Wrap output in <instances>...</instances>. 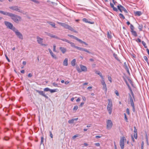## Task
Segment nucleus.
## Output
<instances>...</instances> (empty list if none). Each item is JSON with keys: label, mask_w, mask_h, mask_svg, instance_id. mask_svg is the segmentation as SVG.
Instances as JSON below:
<instances>
[{"label": "nucleus", "mask_w": 149, "mask_h": 149, "mask_svg": "<svg viewBox=\"0 0 149 149\" xmlns=\"http://www.w3.org/2000/svg\"><path fill=\"white\" fill-rule=\"evenodd\" d=\"M115 93L116 94V95L117 96H119V94L118 93V91L117 90H115Z\"/></svg>", "instance_id": "79ce46f5"}, {"label": "nucleus", "mask_w": 149, "mask_h": 149, "mask_svg": "<svg viewBox=\"0 0 149 149\" xmlns=\"http://www.w3.org/2000/svg\"><path fill=\"white\" fill-rule=\"evenodd\" d=\"M69 81H66L65 82V84H69Z\"/></svg>", "instance_id": "69168bd1"}, {"label": "nucleus", "mask_w": 149, "mask_h": 149, "mask_svg": "<svg viewBox=\"0 0 149 149\" xmlns=\"http://www.w3.org/2000/svg\"><path fill=\"white\" fill-rule=\"evenodd\" d=\"M37 41L38 43L41 45L46 46L47 45L43 43V39L39 36H37L36 37Z\"/></svg>", "instance_id": "6e6552de"}, {"label": "nucleus", "mask_w": 149, "mask_h": 149, "mask_svg": "<svg viewBox=\"0 0 149 149\" xmlns=\"http://www.w3.org/2000/svg\"><path fill=\"white\" fill-rule=\"evenodd\" d=\"M113 8V9L114 10L116 11H118V9L114 7L113 8Z\"/></svg>", "instance_id": "bf43d9fd"}, {"label": "nucleus", "mask_w": 149, "mask_h": 149, "mask_svg": "<svg viewBox=\"0 0 149 149\" xmlns=\"http://www.w3.org/2000/svg\"><path fill=\"white\" fill-rule=\"evenodd\" d=\"M131 138H132V141L134 142H135V141L134 139V137L132 135L131 136Z\"/></svg>", "instance_id": "4d7b16f0"}, {"label": "nucleus", "mask_w": 149, "mask_h": 149, "mask_svg": "<svg viewBox=\"0 0 149 149\" xmlns=\"http://www.w3.org/2000/svg\"><path fill=\"white\" fill-rule=\"evenodd\" d=\"M74 119H72L71 120H68V123H70V124L73 123H74Z\"/></svg>", "instance_id": "2f4dec72"}, {"label": "nucleus", "mask_w": 149, "mask_h": 149, "mask_svg": "<svg viewBox=\"0 0 149 149\" xmlns=\"http://www.w3.org/2000/svg\"><path fill=\"white\" fill-rule=\"evenodd\" d=\"M53 85L55 86H57L58 84L54 82L52 83Z\"/></svg>", "instance_id": "5fc2aeb1"}, {"label": "nucleus", "mask_w": 149, "mask_h": 149, "mask_svg": "<svg viewBox=\"0 0 149 149\" xmlns=\"http://www.w3.org/2000/svg\"><path fill=\"white\" fill-rule=\"evenodd\" d=\"M45 33H46V34L47 36L50 37L51 38H54L58 39H60V38L56 36H55L50 33H48L47 32H46Z\"/></svg>", "instance_id": "ddd939ff"}, {"label": "nucleus", "mask_w": 149, "mask_h": 149, "mask_svg": "<svg viewBox=\"0 0 149 149\" xmlns=\"http://www.w3.org/2000/svg\"><path fill=\"white\" fill-rule=\"evenodd\" d=\"M48 50L50 54L52 53V51L50 49H49Z\"/></svg>", "instance_id": "338daca9"}, {"label": "nucleus", "mask_w": 149, "mask_h": 149, "mask_svg": "<svg viewBox=\"0 0 149 149\" xmlns=\"http://www.w3.org/2000/svg\"><path fill=\"white\" fill-rule=\"evenodd\" d=\"M75 39L77 40V41H78L80 42V43H82L83 42V41H82V40H81L78 38H77V37L76 38H75Z\"/></svg>", "instance_id": "7c9ffc66"}, {"label": "nucleus", "mask_w": 149, "mask_h": 149, "mask_svg": "<svg viewBox=\"0 0 149 149\" xmlns=\"http://www.w3.org/2000/svg\"><path fill=\"white\" fill-rule=\"evenodd\" d=\"M36 91L39 93L40 95L43 96L46 98H48V97L44 93L43 91H39L38 90H36Z\"/></svg>", "instance_id": "2eb2a0df"}, {"label": "nucleus", "mask_w": 149, "mask_h": 149, "mask_svg": "<svg viewBox=\"0 0 149 149\" xmlns=\"http://www.w3.org/2000/svg\"><path fill=\"white\" fill-rule=\"evenodd\" d=\"M44 91H50V89L48 88H44Z\"/></svg>", "instance_id": "4c0bfd02"}, {"label": "nucleus", "mask_w": 149, "mask_h": 149, "mask_svg": "<svg viewBox=\"0 0 149 149\" xmlns=\"http://www.w3.org/2000/svg\"><path fill=\"white\" fill-rule=\"evenodd\" d=\"M74 48L80 51H81L82 49V48L77 46H75Z\"/></svg>", "instance_id": "72a5a7b5"}, {"label": "nucleus", "mask_w": 149, "mask_h": 149, "mask_svg": "<svg viewBox=\"0 0 149 149\" xmlns=\"http://www.w3.org/2000/svg\"><path fill=\"white\" fill-rule=\"evenodd\" d=\"M68 36L71 38H74L75 39V38H76V37H75L74 36H72V35H68Z\"/></svg>", "instance_id": "a18cd8bd"}, {"label": "nucleus", "mask_w": 149, "mask_h": 149, "mask_svg": "<svg viewBox=\"0 0 149 149\" xmlns=\"http://www.w3.org/2000/svg\"><path fill=\"white\" fill-rule=\"evenodd\" d=\"M110 6L111 8H113L114 7L113 4L112 3H110Z\"/></svg>", "instance_id": "0e129e2a"}, {"label": "nucleus", "mask_w": 149, "mask_h": 149, "mask_svg": "<svg viewBox=\"0 0 149 149\" xmlns=\"http://www.w3.org/2000/svg\"><path fill=\"white\" fill-rule=\"evenodd\" d=\"M68 43L70 44V45H71V46L72 47H75V44L73 43V42H70V41L69 42H68Z\"/></svg>", "instance_id": "b1692460"}, {"label": "nucleus", "mask_w": 149, "mask_h": 149, "mask_svg": "<svg viewBox=\"0 0 149 149\" xmlns=\"http://www.w3.org/2000/svg\"><path fill=\"white\" fill-rule=\"evenodd\" d=\"M48 50L50 54L52 53V51L50 49H49Z\"/></svg>", "instance_id": "774afa93"}, {"label": "nucleus", "mask_w": 149, "mask_h": 149, "mask_svg": "<svg viewBox=\"0 0 149 149\" xmlns=\"http://www.w3.org/2000/svg\"><path fill=\"white\" fill-rule=\"evenodd\" d=\"M144 143L143 141H142L141 144V149H143Z\"/></svg>", "instance_id": "09e8293b"}, {"label": "nucleus", "mask_w": 149, "mask_h": 149, "mask_svg": "<svg viewBox=\"0 0 149 149\" xmlns=\"http://www.w3.org/2000/svg\"><path fill=\"white\" fill-rule=\"evenodd\" d=\"M130 27L131 29V31L134 30V27L132 24H130Z\"/></svg>", "instance_id": "473e14b6"}, {"label": "nucleus", "mask_w": 149, "mask_h": 149, "mask_svg": "<svg viewBox=\"0 0 149 149\" xmlns=\"http://www.w3.org/2000/svg\"><path fill=\"white\" fill-rule=\"evenodd\" d=\"M5 56H6V59L7 60L8 62H10V61L9 59L8 58V57H7V55H5Z\"/></svg>", "instance_id": "052dcab7"}, {"label": "nucleus", "mask_w": 149, "mask_h": 149, "mask_svg": "<svg viewBox=\"0 0 149 149\" xmlns=\"http://www.w3.org/2000/svg\"><path fill=\"white\" fill-rule=\"evenodd\" d=\"M59 49L63 54H64L66 51V49L64 47H61Z\"/></svg>", "instance_id": "a211bd4d"}, {"label": "nucleus", "mask_w": 149, "mask_h": 149, "mask_svg": "<svg viewBox=\"0 0 149 149\" xmlns=\"http://www.w3.org/2000/svg\"><path fill=\"white\" fill-rule=\"evenodd\" d=\"M11 19L15 23L18 24L22 20V17L19 16L11 13L9 16Z\"/></svg>", "instance_id": "f257e3e1"}, {"label": "nucleus", "mask_w": 149, "mask_h": 149, "mask_svg": "<svg viewBox=\"0 0 149 149\" xmlns=\"http://www.w3.org/2000/svg\"><path fill=\"white\" fill-rule=\"evenodd\" d=\"M95 73L96 74H98L100 76V77L101 78H102V77H103L102 74V73H101L99 71H96L95 72Z\"/></svg>", "instance_id": "aec40b11"}, {"label": "nucleus", "mask_w": 149, "mask_h": 149, "mask_svg": "<svg viewBox=\"0 0 149 149\" xmlns=\"http://www.w3.org/2000/svg\"><path fill=\"white\" fill-rule=\"evenodd\" d=\"M63 64L65 66H67L68 65V59L67 58H65L63 61Z\"/></svg>", "instance_id": "f3484780"}, {"label": "nucleus", "mask_w": 149, "mask_h": 149, "mask_svg": "<svg viewBox=\"0 0 149 149\" xmlns=\"http://www.w3.org/2000/svg\"><path fill=\"white\" fill-rule=\"evenodd\" d=\"M76 60L75 59H74L71 61V64L73 66H75L76 64Z\"/></svg>", "instance_id": "6ab92c4d"}, {"label": "nucleus", "mask_w": 149, "mask_h": 149, "mask_svg": "<svg viewBox=\"0 0 149 149\" xmlns=\"http://www.w3.org/2000/svg\"><path fill=\"white\" fill-rule=\"evenodd\" d=\"M56 46L55 45H53V50L54 52H56Z\"/></svg>", "instance_id": "37998d69"}, {"label": "nucleus", "mask_w": 149, "mask_h": 149, "mask_svg": "<svg viewBox=\"0 0 149 149\" xmlns=\"http://www.w3.org/2000/svg\"><path fill=\"white\" fill-rule=\"evenodd\" d=\"M49 133H50V137L52 138H53V135L52 134V132L51 131H49Z\"/></svg>", "instance_id": "3c124183"}, {"label": "nucleus", "mask_w": 149, "mask_h": 149, "mask_svg": "<svg viewBox=\"0 0 149 149\" xmlns=\"http://www.w3.org/2000/svg\"><path fill=\"white\" fill-rule=\"evenodd\" d=\"M132 35L134 36L135 37H136L137 36V34L136 31L134 30L132 31H131Z\"/></svg>", "instance_id": "4be33fe9"}, {"label": "nucleus", "mask_w": 149, "mask_h": 149, "mask_svg": "<svg viewBox=\"0 0 149 149\" xmlns=\"http://www.w3.org/2000/svg\"><path fill=\"white\" fill-rule=\"evenodd\" d=\"M119 16H120V18H123L124 19H125V17H124V16H123V15L121 13H120L119 14Z\"/></svg>", "instance_id": "c9c22d12"}, {"label": "nucleus", "mask_w": 149, "mask_h": 149, "mask_svg": "<svg viewBox=\"0 0 149 149\" xmlns=\"http://www.w3.org/2000/svg\"><path fill=\"white\" fill-rule=\"evenodd\" d=\"M143 58H144V59H145V60L146 61H147L148 60V58H147V57L146 56H144V57H143Z\"/></svg>", "instance_id": "6e6d98bb"}, {"label": "nucleus", "mask_w": 149, "mask_h": 149, "mask_svg": "<svg viewBox=\"0 0 149 149\" xmlns=\"http://www.w3.org/2000/svg\"><path fill=\"white\" fill-rule=\"evenodd\" d=\"M111 33L110 32H107V37L108 38H111L112 37V36L111 35Z\"/></svg>", "instance_id": "a878e982"}, {"label": "nucleus", "mask_w": 149, "mask_h": 149, "mask_svg": "<svg viewBox=\"0 0 149 149\" xmlns=\"http://www.w3.org/2000/svg\"><path fill=\"white\" fill-rule=\"evenodd\" d=\"M124 115L125 119V120L126 122H128V121L127 118L126 116V114L125 113L124 114Z\"/></svg>", "instance_id": "58836bf2"}, {"label": "nucleus", "mask_w": 149, "mask_h": 149, "mask_svg": "<svg viewBox=\"0 0 149 149\" xmlns=\"http://www.w3.org/2000/svg\"><path fill=\"white\" fill-rule=\"evenodd\" d=\"M50 54L53 58H54L56 59H57V57H56V56L53 53V52Z\"/></svg>", "instance_id": "c756f323"}, {"label": "nucleus", "mask_w": 149, "mask_h": 149, "mask_svg": "<svg viewBox=\"0 0 149 149\" xmlns=\"http://www.w3.org/2000/svg\"><path fill=\"white\" fill-rule=\"evenodd\" d=\"M82 99L84 101H85L86 100V98L85 96H82Z\"/></svg>", "instance_id": "864d4df0"}, {"label": "nucleus", "mask_w": 149, "mask_h": 149, "mask_svg": "<svg viewBox=\"0 0 149 149\" xmlns=\"http://www.w3.org/2000/svg\"><path fill=\"white\" fill-rule=\"evenodd\" d=\"M4 24L9 29L13 31L16 29V28L13 26V24L9 22L5 21L4 22Z\"/></svg>", "instance_id": "39448f33"}, {"label": "nucleus", "mask_w": 149, "mask_h": 149, "mask_svg": "<svg viewBox=\"0 0 149 149\" xmlns=\"http://www.w3.org/2000/svg\"><path fill=\"white\" fill-rule=\"evenodd\" d=\"M108 80L109 81L111 82V83L112 82V80H111V77L109 75L108 76Z\"/></svg>", "instance_id": "e433bc0d"}, {"label": "nucleus", "mask_w": 149, "mask_h": 149, "mask_svg": "<svg viewBox=\"0 0 149 149\" xmlns=\"http://www.w3.org/2000/svg\"><path fill=\"white\" fill-rule=\"evenodd\" d=\"M81 51H84L90 54L91 53V52L89 51L85 48H82Z\"/></svg>", "instance_id": "393cba45"}, {"label": "nucleus", "mask_w": 149, "mask_h": 149, "mask_svg": "<svg viewBox=\"0 0 149 149\" xmlns=\"http://www.w3.org/2000/svg\"><path fill=\"white\" fill-rule=\"evenodd\" d=\"M80 67L81 68V72L83 71L86 72L87 71V68L86 66L82 65H80Z\"/></svg>", "instance_id": "4468645a"}, {"label": "nucleus", "mask_w": 149, "mask_h": 149, "mask_svg": "<svg viewBox=\"0 0 149 149\" xmlns=\"http://www.w3.org/2000/svg\"><path fill=\"white\" fill-rule=\"evenodd\" d=\"M78 108V107L77 106H75L73 109V110H77Z\"/></svg>", "instance_id": "c03bdc74"}, {"label": "nucleus", "mask_w": 149, "mask_h": 149, "mask_svg": "<svg viewBox=\"0 0 149 149\" xmlns=\"http://www.w3.org/2000/svg\"><path fill=\"white\" fill-rule=\"evenodd\" d=\"M134 138L136 139H137V133L134 134Z\"/></svg>", "instance_id": "49530a36"}, {"label": "nucleus", "mask_w": 149, "mask_h": 149, "mask_svg": "<svg viewBox=\"0 0 149 149\" xmlns=\"http://www.w3.org/2000/svg\"><path fill=\"white\" fill-rule=\"evenodd\" d=\"M95 145L97 146H100V144L99 143H95Z\"/></svg>", "instance_id": "e2e57ef3"}, {"label": "nucleus", "mask_w": 149, "mask_h": 149, "mask_svg": "<svg viewBox=\"0 0 149 149\" xmlns=\"http://www.w3.org/2000/svg\"><path fill=\"white\" fill-rule=\"evenodd\" d=\"M134 134L137 133V131L136 129V127H134Z\"/></svg>", "instance_id": "8fccbe9b"}, {"label": "nucleus", "mask_w": 149, "mask_h": 149, "mask_svg": "<svg viewBox=\"0 0 149 149\" xmlns=\"http://www.w3.org/2000/svg\"><path fill=\"white\" fill-rule=\"evenodd\" d=\"M136 41L138 42H141V40L139 38H138L136 40Z\"/></svg>", "instance_id": "603ef678"}, {"label": "nucleus", "mask_w": 149, "mask_h": 149, "mask_svg": "<svg viewBox=\"0 0 149 149\" xmlns=\"http://www.w3.org/2000/svg\"><path fill=\"white\" fill-rule=\"evenodd\" d=\"M57 90H58V89H50V90L49 91L51 93H53L57 91Z\"/></svg>", "instance_id": "bb28decb"}, {"label": "nucleus", "mask_w": 149, "mask_h": 149, "mask_svg": "<svg viewBox=\"0 0 149 149\" xmlns=\"http://www.w3.org/2000/svg\"><path fill=\"white\" fill-rule=\"evenodd\" d=\"M79 136V135L78 134H77L74 136L72 138L73 139H74L76 137H77Z\"/></svg>", "instance_id": "a19ab883"}, {"label": "nucleus", "mask_w": 149, "mask_h": 149, "mask_svg": "<svg viewBox=\"0 0 149 149\" xmlns=\"http://www.w3.org/2000/svg\"><path fill=\"white\" fill-rule=\"evenodd\" d=\"M138 28L139 29L140 31H142L143 28V26L142 25H139L138 27Z\"/></svg>", "instance_id": "f704fd0d"}, {"label": "nucleus", "mask_w": 149, "mask_h": 149, "mask_svg": "<svg viewBox=\"0 0 149 149\" xmlns=\"http://www.w3.org/2000/svg\"><path fill=\"white\" fill-rule=\"evenodd\" d=\"M101 79L100 81V82L102 85V89L105 92H107V85L105 82L104 79V77L101 78Z\"/></svg>", "instance_id": "0eeeda50"}, {"label": "nucleus", "mask_w": 149, "mask_h": 149, "mask_svg": "<svg viewBox=\"0 0 149 149\" xmlns=\"http://www.w3.org/2000/svg\"><path fill=\"white\" fill-rule=\"evenodd\" d=\"M142 43L144 47H145V46L146 45V43L143 41L142 42Z\"/></svg>", "instance_id": "680f3d73"}, {"label": "nucleus", "mask_w": 149, "mask_h": 149, "mask_svg": "<svg viewBox=\"0 0 149 149\" xmlns=\"http://www.w3.org/2000/svg\"><path fill=\"white\" fill-rule=\"evenodd\" d=\"M49 24L52 26L54 28H56V27L55 26V23L53 22H49Z\"/></svg>", "instance_id": "5701e85b"}, {"label": "nucleus", "mask_w": 149, "mask_h": 149, "mask_svg": "<svg viewBox=\"0 0 149 149\" xmlns=\"http://www.w3.org/2000/svg\"><path fill=\"white\" fill-rule=\"evenodd\" d=\"M44 140V138L43 137H42L41 138V144H42V143L43 142Z\"/></svg>", "instance_id": "13d9d810"}, {"label": "nucleus", "mask_w": 149, "mask_h": 149, "mask_svg": "<svg viewBox=\"0 0 149 149\" xmlns=\"http://www.w3.org/2000/svg\"><path fill=\"white\" fill-rule=\"evenodd\" d=\"M108 103L107 106V109L110 115L112 112L113 104L111 99H108Z\"/></svg>", "instance_id": "20e7f679"}, {"label": "nucleus", "mask_w": 149, "mask_h": 149, "mask_svg": "<svg viewBox=\"0 0 149 149\" xmlns=\"http://www.w3.org/2000/svg\"><path fill=\"white\" fill-rule=\"evenodd\" d=\"M82 20L83 21L86 22V23H90V24H92L93 23H91V22H88L87 21V19H86V18H84V19H82Z\"/></svg>", "instance_id": "cd10ccee"}, {"label": "nucleus", "mask_w": 149, "mask_h": 149, "mask_svg": "<svg viewBox=\"0 0 149 149\" xmlns=\"http://www.w3.org/2000/svg\"><path fill=\"white\" fill-rule=\"evenodd\" d=\"M126 112L128 114L130 115V113L129 111V110L128 108H127L126 109Z\"/></svg>", "instance_id": "de8ad7c7"}, {"label": "nucleus", "mask_w": 149, "mask_h": 149, "mask_svg": "<svg viewBox=\"0 0 149 149\" xmlns=\"http://www.w3.org/2000/svg\"><path fill=\"white\" fill-rule=\"evenodd\" d=\"M57 22L58 24H59L61 26L64 27V28L68 29L71 31H73L74 33H78L77 31H76L74 30L72 27L68 25V24L65 23H61L59 22Z\"/></svg>", "instance_id": "7ed1b4c3"}, {"label": "nucleus", "mask_w": 149, "mask_h": 149, "mask_svg": "<svg viewBox=\"0 0 149 149\" xmlns=\"http://www.w3.org/2000/svg\"><path fill=\"white\" fill-rule=\"evenodd\" d=\"M61 40L63 41H65L66 42H67L68 43L69 42V41L68 40H67L66 39H61Z\"/></svg>", "instance_id": "ea45409f"}, {"label": "nucleus", "mask_w": 149, "mask_h": 149, "mask_svg": "<svg viewBox=\"0 0 149 149\" xmlns=\"http://www.w3.org/2000/svg\"><path fill=\"white\" fill-rule=\"evenodd\" d=\"M117 7L121 12H122L123 11H124L125 13H127V11L125 8L121 5L120 4L118 5L117 6Z\"/></svg>", "instance_id": "f8f14e48"}, {"label": "nucleus", "mask_w": 149, "mask_h": 149, "mask_svg": "<svg viewBox=\"0 0 149 149\" xmlns=\"http://www.w3.org/2000/svg\"><path fill=\"white\" fill-rule=\"evenodd\" d=\"M76 70H77V72H81V70H80L79 68V67L78 66H77L76 67Z\"/></svg>", "instance_id": "c85d7f7f"}, {"label": "nucleus", "mask_w": 149, "mask_h": 149, "mask_svg": "<svg viewBox=\"0 0 149 149\" xmlns=\"http://www.w3.org/2000/svg\"><path fill=\"white\" fill-rule=\"evenodd\" d=\"M13 31L15 33L16 35L21 40L23 39V36L22 34L16 28Z\"/></svg>", "instance_id": "1a4fd4ad"}, {"label": "nucleus", "mask_w": 149, "mask_h": 149, "mask_svg": "<svg viewBox=\"0 0 149 149\" xmlns=\"http://www.w3.org/2000/svg\"><path fill=\"white\" fill-rule=\"evenodd\" d=\"M126 141V139L124 136L120 137V145L121 149H123L124 146V142Z\"/></svg>", "instance_id": "423d86ee"}, {"label": "nucleus", "mask_w": 149, "mask_h": 149, "mask_svg": "<svg viewBox=\"0 0 149 149\" xmlns=\"http://www.w3.org/2000/svg\"><path fill=\"white\" fill-rule=\"evenodd\" d=\"M132 97L130 95V100L131 106L133 107V111H135V107L134 106V103L133 101V98H134V96L133 93L132 92Z\"/></svg>", "instance_id": "9d476101"}, {"label": "nucleus", "mask_w": 149, "mask_h": 149, "mask_svg": "<svg viewBox=\"0 0 149 149\" xmlns=\"http://www.w3.org/2000/svg\"><path fill=\"white\" fill-rule=\"evenodd\" d=\"M0 13L3 14L4 15H6L9 17L11 13L7 12H4L3 11H0Z\"/></svg>", "instance_id": "dca6fc26"}, {"label": "nucleus", "mask_w": 149, "mask_h": 149, "mask_svg": "<svg viewBox=\"0 0 149 149\" xmlns=\"http://www.w3.org/2000/svg\"><path fill=\"white\" fill-rule=\"evenodd\" d=\"M107 128L108 130H110L113 126V123L110 120H108L106 121Z\"/></svg>", "instance_id": "9b49d317"}, {"label": "nucleus", "mask_w": 149, "mask_h": 149, "mask_svg": "<svg viewBox=\"0 0 149 149\" xmlns=\"http://www.w3.org/2000/svg\"><path fill=\"white\" fill-rule=\"evenodd\" d=\"M134 14L135 15H138V16H139L142 14L141 12L140 11H136L134 13Z\"/></svg>", "instance_id": "412c9836"}, {"label": "nucleus", "mask_w": 149, "mask_h": 149, "mask_svg": "<svg viewBox=\"0 0 149 149\" xmlns=\"http://www.w3.org/2000/svg\"><path fill=\"white\" fill-rule=\"evenodd\" d=\"M9 8L14 11L23 14H25V12L21 9V7L18 6H13L9 7Z\"/></svg>", "instance_id": "f03ea898"}]
</instances>
